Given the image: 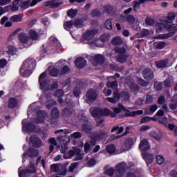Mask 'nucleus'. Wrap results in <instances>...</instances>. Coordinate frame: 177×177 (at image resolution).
Wrapping results in <instances>:
<instances>
[{"label":"nucleus","instance_id":"1","mask_svg":"<svg viewBox=\"0 0 177 177\" xmlns=\"http://www.w3.org/2000/svg\"><path fill=\"white\" fill-rule=\"evenodd\" d=\"M92 117L95 118L97 127H100V124L104 122V120H100V117L104 115H110V110L109 109H102L100 108H94L90 109Z\"/></svg>","mask_w":177,"mask_h":177},{"label":"nucleus","instance_id":"2","mask_svg":"<svg viewBox=\"0 0 177 177\" xmlns=\"http://www.w3.org/2000/svg\"><path fill=\"white\" fill-rule=\"evenodd\" d=\"M113 97H107L104 100L105 102H109V103H117L120 100V97H122L123 100H129L131 95L128 91H123L120 94L118 91L113 92Z\"/></svg>","mask_w":177,"mask_h":177},{"label":"nucleus","instance_id":"3","mask_svg":"<svg viewBox=\"0 0 177 177\" xmlns=\"http://www.w3.org/2000/svg\"><path fill=\"white\" fill-rule=\"evenodd\" d=\"M165 28L169 31V33L162 34L159 35L160 39H167L175 35V32H177V24H165Z\"/></svg>","mask_w":177,"mask_h":177},{"label":"nucleus","instance_id":"4","mask_svg":"<svg viewBox=\"0 0 177 177\" xmlns=\"http://www.w3.org/2000/svg\"><path fill=\"white\" fill-rule=\"evenodd\" d=\"M37 170L35 169V166L34 165V161L30 160V165L27 170L21 169V167L19 168V176L25 177L28 176L29 174H35Z\"/></svg>","mask_w":177,"mask_h":177},{"label":"nucleus","instance_id":"5","mask_svg":"<svg viewBox=\"0 0 177 177\" xmlns=\"http://www.w3.org/2000/svg\"><path fill=\"white\" fill-rule=\"evenodd\" d=\"M39 82L42 91H44V92L49 91V80H46V73L44 72L39 75Z\"/></svg>","mask_w":177,"mask_h":177},{"label":"nucleus","instance_id":"6","mask_svg":"<svg viewBox=\"0 0 177 177\" xmlns=\"http://www.w3.org/2000/svg\"><path fill=\"white\" fill-rule=\"evenodd\" d=\"M125 168H127L126 163H120L116 167V177H124V174H125Z\"/></svg>","mask_w":177,"mask_h":177},{"label":"nucleus","instance_id":"7","mask_svg":"<svg viewBox=\"0 0 177 177\" xmlns=\"http://www.w3.org/2000/svg\"><path fill=\"white\" fill-rule=\"evenodd\" d=\"M86 97L88 102L93 103V102L97 99V93L96 92V90L89 89L86 93Z\"/></svg>","mask_w":177,"mask_h":177},{"label":"nucleus","instance_id":"8","mask_svg":"<svg viewBox=\"0 0 177 177\" xmlns=\"http://www.w3.org/2000/svg\"><path fill=\"white\" fill-rule=\"evenodd\" d=\"M21 68H30V70H34L35 68V60L32 59H26Z\"/></svg>","mask_w":177,"mask_h":177},{"label":"nucleus","instance_id":"9","mask_svg":"<svg viewBox=\"0 0 177 177\" xmlns=\"http://www.w3.org/2000/svg\"><path fill=\"white\" fill-rule=\"evenodd\" d=\"M48 117L46 111H39L37 113V118L35 120V122L37 124H41V122H45V118Z\"/></svg>","mask_w":177,"mask_h":177},{"label":"nucleus","instance_id":"10","mask_svg":"<svg viewBox=\"0 0 177 177\" xmlns=\"http://www.w3.org/2000/svg\"><path fill=\"white\" fill-rule=\"evenodd\" d=\"M30 142L34 147H37V149L39 148L40 146H42V141L37 136H32L30 138Z\"/></svg>","mask_w":177,"mask_h":177},{"label":"nucleus","instance_id":"11","mask_svg":"<svg viewBox=\"0 0 177 177\" xmlns=\"http://www.w3.org/2000/svg\"><path fill=\"white\" fill-rule=\"evenodd\" d=\"M62 3H63L60 1V0H50L44 2V6H50V8H54L60 6V5H62Z\"/></svg>","mask_w":177,"mask_h":177},{"label":"nucleus","instance_id":"12","mask_svg":"<svg viewBox=\"0 0 177 177\" xmlns=\"http://www.w3.org/2000/svg\"><path fill=\"white\" fill-rule=\"evenodd\" d=\"M133 146V139L132 138H126L124 141L123 149L124 151H128L131 150Z\"/></svg>","mask_w":177,"mask_h":177},{"label":"nucleus","instance_id":"13","mask_svg":"<svg viewBox=\"0 0 177 177\" xmlns=\"http://www.w3.org/2000/svg\"><path fill=\"white\" fill-rule=\"evenodd\" d=\"M94 138L95 140H102L103 139H106V138H109V133L107 131H100L94 133Z\"/></svg>","mask_w":177,"mask_h":177},{"label":"nucleus","instance_id":"14","mask_svg":"<svg viewBox=\"0 0 177 177\" xmlns=\"http://www.w3.org/2000/svg\"><path fill=\"white\" fill-rule=\"evenodd\" d=\"M96 34H97V30H90L86 31L83 35V37H84V39H86V41H91V39H92V38H93V37H95V35H96Z\"/></svg>","mask_w":177,"mask_h":177},{"label":"nucleus","instance_id":"15","mask_svg":"<svg viewBox=\"0 0 177 177\" xmlns=\"http://www.w3.org/2000/svg\"><path fill=\"white\" fill-rule=\"evenodd\" d=\"M142 75L146 80H152L154 78V73L149 68L143 70Z\"/></svg>","mask_w":177,"mask_h":177},{"label":"nucleus","instance_id":"16","mask_svg":"<svg viewBox=\"0 0 177 177\" xmlns=\"http://www.w3.org/2000/svg\"><path fill=\"white\" fill-rule=\"evenodd\" d=\"M139 149H141L142 151H147V150H150V145H149L147 139H143L140 142Z\"/></svg>","mask_w":177,"mask_h":177},{"label":"nucleus","instance_id":"17","mask_svg":"<svg viewBox=\"0 0 177 177\" xmlns=\"http://www.w3.org/2000/svg\"><path fill=\"white\" fill-rule=\"evenodd\" d=\"M176 17V15L174 12H169L167 14V16L166 19H163V23L168 24H172L174 23V20H175Z\"/></svg>","mask_w":177,"mask_h":177},{"label":"nucleus","instance_id":"18","mask_svg":"<svg viewBox=\"0 0 177 177\" xmlns=\"http://www.w3.org/2000/svg\"><path fill=\"white\" fill-rule=\"evenodd\" d=\"M75 66L79 67V68H82L83 67H85L86 66V60H85L82 57H78L75 59Z\"/></svg>","mask_w":177,"mask_h":177},{"label":"nucleus","instance_id":"19","mask_svg":"<svg viewBox=\"0 0 177 177\" xmlns=\"http://www.w3.org/2000/svg\"><path fill=\"white\" fill-rule=\"evenodd\" d=\"M169 63V61L168 59L157 61L156 62V66L158 67V68H165V67H167Z\"/></svg>","mask_w":177,"mask_h":177},{"label":"nucleus","instance_id":"20","mask_svg":"<svg viewBox=\"0 0 177 177\" xmlns=\"http://www.w3.org/2000/svg\"><path fill=\"white\" fill-rule=\"evenodd\" d=\"M57 140L60 145H67L70 143V138L67 136H59Z\"/></svg>","mask_w":177,"mask_h":177},{"label":"nucleus","instance_id":"21","mask_svg":"<svg viewBox=\"0 0 177 177\" xmlns=\"http://www.w3.org/2000/svg\"><path fill=\"white\" fill-rule=\"evenodd\" d=\"M82 89V83L77 82L76 83V86L73 89V94L75 95V96L76 97L80 96Z\"/></svg>","mask_w":177,"mask_h":177},{"label":"nucleus","instance_id":"22","mask_svg":"<svg viewBox=\"0 0 177 177\" xmlns=\"http://www.w3.org/2000/svg\"><path fill=\"white\" fill-rule=\"evenodd\" d=\"M22 124H23L24 127H26V129L28 130V132H34V131H35V125H34V124L32 122H29L26 125V120H24L22 121Z\"/></svg>","mask_w":177,"mask_h":177},{"label":"nucleus","instance_id":"23","mask_svg":"<svg viewBox=\"0 0 177 177\" xmlns=\"http://www.w3.org/2000/svg\"><path fill=\"white\" fill-rule=\"evenodd\" d=\"M33 69H28V68H21L19 73L23 77H26V78L28 77L30 75L32 74Z\"/></svg>","mask_w":177,"mask_h":177},{"label":"nucleus","instance_id":"24","mask_svg":"<svg viewBox=\"0 0 177 177\" xmlns=\"http://www.w3.org/2000/svg\"><path fill=\"white\" fill-rule=\"evenodd\" d=\"M82 130L86 133H92L93 129L88 122H85L82 125Z\"/></svg>","mask_w":177,"mask_h":177},{"label":"nucleus","instance_id":"25","mask_svg":"<svg viewBox=\"0 0 177 177\" xmlns=\"http://www.w3.org/2000/svg\"><path fill=\"white\" fill-rule=\"evenodd\" d=\"M111 44L114 46L122 45L124 44V41L119 36H116L112 39Z\"/></svg>","mask_w":177,"mask_h":177},{"label":"nucleus","instance_id":"26","mask_svg":"<svg viewBox=\"0 0 177 177\" xmlns=\"http://www.w3.org/2000/svg\"><path fill=\"white\" fill-rule=\"evenodd\" d=\"M51 118L53 120H57L60 117V112L59 111V109L57 108H54L51 111Z\"/></svg>","mask_w":177,"mask_h":177},{"label":"nucleus","instance_id":"27","mask_svg":"<svg viewBox=\"0 0 177 177\" xmlns=\"http://www.w3.org/2000/svg\"><path fill=\"white\" fill-rule=\"evenodd\" d=\"M19 39L23 44H27V42H28V39H30V37H28L26 33H21L19 35Z\"/></svg>","mask_w":177,"mask_h":177},{"label":"nucleus","instance_id":"28","mask_svg":"<svg viewBox=\"0 0 177 177\" xmlns=\"http://www.w3.org/2000/svg\"><path fill=\"white\" fill-rule=\"evenodd\" d=\"M144 160L146 161L147 164H151L153 162V154L145 153H144Z\"/></svg>","mask_w":177,"mask_h":177},{"label":"nucleus","instance_id":"29","mask_svg":"<svg viewBox=\"0 0 177 177\" xmlns=\"http://www.w3.org/2000/svg\"><path fill=\"white\" fill-rule=\"evenodd\" d=\"M110 33H104L100 35L99 39L101 42H109V41H110Z\"/></svg>","mask_w":177,"mask_h":177},{"label":"nucleus","instance_id":"30","mask_svg":"<svg viewBox=\"0 0 177 177\" xmlns=\"http://www.w3.org/2000/svg\"><path fill=\"white\" fill-rule=\"evenodd\" d=\"M75 156L76 160H82V158H84V152H82V151H81L80 149H75Z\"/></svg>","mask_w":177,"mask_h":177},{"label":"nucleus","instance_id":"31","mask_svg":"<svg viewBox=\"0 0 177 177\" xmlns=\"http://www.w3.org/2000/svg\"><path fill=\"white\" fill-rule=\"evenodd\" d=\"M128 133H129V127H127L125 129V133H123L120 136H115V135L111 136V140H115V139H120V138H122V136H125V135H128Z\"/></svg>","mask_w":177,"mask_h":177},{"label":"nucleus","instance_id":"32","mask_svg":"<svg viewBox=\"0 0 177 177\" xmlns=\"http://www.w3.org/2000/svg\"><path fill=\"white\" fill-rule=\"evenodd\" d=\"M39 2H42V0H32V1L28 0L25 2V6H35L37 3H39Z\"/></svg>","mask_w":177,"mask_h":177},{"label":"nucleus","instance_id":"33","mask_svg":"<svg viewBox=\"0 0 177 177\" xmlns=\"http://www.w3.org/2000/svg\"><path fill=\"white\" fill-rule=\"evenodd\" d=\"M17 106V100L15 98H10L8 101L9 109H15Z\"/></svg>","mask_w":177,"mask_h":177},{"label":"nucleus","instance_id":"34","mask_svg":"<svg viewBox=\"0 0 177 177\" xmlns=\"http://www.w3.org/2000/svg\"><path fill=\"white\" fill-rule=\"evenodd\" d=\"M10 21L12 23H20L23 20L21 15H13L10 18Z\"/></svg>","mask_w":177,"mask_h":177},{"label":"nucleus","instance_id":"35","mask_svg":"<svg viewBox=\"0 0 177 177\" xmlns=\"http://www.w3.org/2000/svg\"><path fill=\"white\" fill-rule=\"evenodd\" d=\"M104 12L108 13V15H114V8L111 6H105L104 7Z\"/></svg>","mask_w":177,"mask_h":177},{"label":"nucleus","instance_id":"36","mask_svg":"<svg viewBox=\"0 0 177 177\" xmlns=\"http://www.w3.org/2000/svg\"><path fill=\"white\" fill-rule=\"evenodd\" d=\"M117 149L115 148V145L111 144L106 147V151L109 154H113V153H115Z\"/></svg>","mask_w":177,"mask_h":177},{"label":"nucleus","instance_id":"37","mask_svg":"<svg viewBox=\"0 0 177 177\" xmlns=\"http://www.w3.org/2000/svg\"><path fill=\"white\" fill-rule=\"evenodd\" d=\"M77 13H78V10L77 9H71L67 11L68 17H71L72 19L77 16Z\"/></svg>","mask_w":177,"mask_h":177},{"label":"nucleus","instance_id":"38","mask_svg":"<svg viewBox=\"0 0 177 177\" xmlns=\"http://www.w3.org/2000/svg\"><path fill=\"white\" fill-rule=\"evenodd\" d=\"M116 59L119 63H125L128 59V56L126 55H120L116 57Z\"/></svg>","mask_w":177,"mask_h":177},{"label":"nucleus","instance_id":"39","mask_svg":"<svg viewBox=\"0 0 177 177\" xmlns=\"http://www.w3.org/2000/svg\"><path fill=\"white\" fill-rule=\"evenodd\" d=\"M128 85L131 91H133V92H138L139 91V86H138V84H135L134 82H131L129 83Z\"/></svg>","mask_w":177,"mask_h":177},{"label":"nucleus","instance_id":"40","mask_svg":"<svg viewBox=\"0 0 177 177\" xmlns=\"http://www.w3.org/2000/svg\"><path fill=\"white\" fill-rule=\"evenodd\" d=\"M29 157H30V158H32L34 157H37L39 152L38 150L37 149H30L28 153Z\"/></svg>","mask_w":177,"mask_h":177},{"label":"nucleus","instance_id":"41","mask_svg":"<svg viewBox=\"0 0 177 177\" xmlns=\"http://www.w3.org/2000/svg\"><path fill=\"white\" fill-rule=\"evenodd\" d=\"M29 35L31 39H32L33 41H37V39H38V33H37L35 30H30L29 31Z\"/></svg>","mask_w":177,"mask_h":177},{"label":"nucleus","instance_id":"42","mask_svg":"<svg viewBox=\"0 0 177 177\" xmlns=\"http://www.w3.org/2000/svg\"><path fill=\"white\" fill-rule=\"evenodd\" d=\"M74 26V21H68L64 23V27L65 30H70V28H73V26Z\"/></svg>","mask_w":177,"mask_h":177},{"label":"nucleus","instance_id":"43","mask_svg":"<svg viewBox=\"0 0 177 177\" xmlns=\"http://www.w3.org/2000/svg\"><path fill=\"white\" fill-rule=\"evenodd\" d=\"M107 88H111L112 89H117V87L118 86V83H117V81H113L112 82H108L106 83Z\"/></svg>","mask_w":177,"mask_h":177},{"label":"nucleus","instance_id":"44","mask_svg":"<svg viewBox=\"0 0 177 177\" xmlns=\"http://www.w3.org/2000/svg\"><path fill=\"white\" fill-rule=\"evenodd\" d=\"M115 131H118L116 132L117 135H120V133H122V132H124V127H118V126L114 127L111 129V132H112V133H113V132H115Z\"/></svg>","mask_w":177,"mask_h":177},{"label":"nucleus","instance_id":"45","mask_svg":"<svg viewBox=\"0 0 177 177\" xmlns=\"http://www.w3.org/2000/svg\"><path fill=\"white\" fill-rule=\"evenodd\" d=\"M145 24L146 26L151 27V26H154V24H156V20L150 17H147L145 19Z\"/></svg>","mask_w":177,"mask_h":177},{"label":"nucleus","instance_id":"46","mask_svg":"<svg viewBox=\"0 0 177 177\" xmlns=\"http://www.w3.org/2000/svg\"><path fill=\"white\" fill-rule=\"evenodd\" d=\"M156 161L159 165H162L165 162V158L162 155H158L156 156Z\"/></svg>","mask_w":177,"mask_h":177},{"label":"nucleus","instance_id":"47","mask_svg":"<svg viewBox=\"0 0 177 177\" xmlns=\"http://www.w3.org/2000/svg\"><path fill=\"white\" fill-rule=\"evenodd\" d=\"M57 103L56 101L53 100H49L48 102H46V106L47 109H51V107H53V106H56Z\"/></svg>","mask_w":177,"mask_h":177},{"label":"nucleus","instance_id":"48","mask_svg":"<svg viewBox=\"0 0 177 177\" xmlns=\"http://www.w3.org/2000/svg\"><path fill=\"white\" fill-rule=\"evenodd\" d=\"M95 60L97 63L102 64V63H104V57L102 55H95Z\"/></svg>","mask_w":177,"mask_h":177},{"label":"nucleus","instance_id":"49","mask_svg":"<svg viewBox=\"0 0 177 177\" xmlns=\"http://www.w3.org/2000/svg\"><path fill=\"white\" fill-rule=\"evenodd\" d=\"M73 26L77 28H81L84 26V22L81 19H75L73 22Z\"/></svg>","mask_w":177,"mask_h":177},{"label":"nucleus","instance_id":"50","mask_svg":"<svg viewBox=\"0 0 177 177\" xmlns=\"http://www.w3.org/2000/svg\"><path fill=\"white\" fill-rule=\"evenodd\" d=\"M49 73L51 77H57L59 75V70L56 68H50Z\"/></svg>","mask_w":177,"mask_h":177},{"label":"nucleus","instance_id":"51","mask_svg":"<svg viewBox=\"0 0 177 177\" xmlns=\"http://www.w3.org/2000/svg\"><path fill=\"white\" fill-rule=\"evenodd\" d=\"M150 136L153 138V139H156V140H160L161 139V136L156 131H151Z\"/></svg>","mask_w":177,"mask_h":177},{"label":"nucleus","instance_id":"52","mask_svg":"<svg viewBox=\"0 0 177 177\" xmlns=\"http://www.w3.org/2000/svg\"><path fill=\"white\" fill-rule=\"evenodd\" d=\"M142 114H143V111L138 110L136 111L129 112L128 115L130 117H135V115H142Z\"/></svg>","mask_w":177,"mask_h":177},{"label":"nucleus","instance_id":"53","mask_svg":"<svg viewBox=\"0 0 177 177\" xmlns=\"http://www.w3.org/2000/svg\"><path fill=\"white\" fill-rule=\"evenodd\" d=\"M71 111L67 108L64 109L63 111H62V115L63 117H70V115H71Z\"/></svg>","mask_w":177,"mask_h":177},{"label":"nucleus","instance_id":"54","mask_svg":"<svg viewBox=\"0 0 177 177\" xmlns=\"http://www.w3.org/2000/svg\"><path fill=\"white\" fill-rule=\"evenodd\" d=\"M16 48L13 46H8V55H11L12 56H13V55H16Z\"/></svg>","mask_w":177,"mask_h":177},{"label":"nucleus","instance_id":"55","mask_svg":"<svg viewBox=\"0 0 177 177\" xmlns=\"http://www.w3.org/2000/svg\"><path fill=\"white\" fill-rule=\"evenodd\" d=\"M153 87L156 91H161V89H162V84L158 82H156L153 84Z\"/></svg>","mask_w":177,"mask_h":177},{"label":"nucleus","instance_id":"56","mask_svg":"<svg viewBox=\"0 0 177 177\" xmlns=\"http://www.w3.org/2000/svg\"><path fill=\"white\" fill-rule=\"evenodd\" d=\"M50 41L51 44L54 45V46H60V42L59 41V40H57V39L55 37H50Z\"/></svg>","mask_w":177,"mask_h":177},{"label":"nucleus","instance_id":"57","mask_svg":"<svg viewBox=\"0 0 177 177\" xmlns=\"http://www.w3.org/2000/svg\"><path fill=\"white\" fill-rule=\"evenodd\" d=\"M105 28H107V30H111V28H113V24L111 22V19H107L105 21Z\"/></svg>","mask_w":177,"mask_h":177},{"label":"nucleus","instance_id":"58","mask_svg":"<svg viewBox=\"0 0 177 177\" xmlns=\"http://www.w3.org/2000/svg\"><path fill=\"white\" fill-rule=\"evenodd\" d=\"M167 45V43L164 42V41H160L158 43H157L156 48V49H164V48H165Z\"/></svg>","mask_w":177,"mask_h":177},{"label":"nucleus","instance_id":"59","mask_svg":"<svg viewBox=\"0 0 177 177\" xmlns=\"http://www.w3.org/2000/svg\"><path fill=\"white\" fill-rule=\"evenodd\" d=\"M82 137V133L77 131L72 134H71V138H73V139H80V138Z\"/></svg>","mask_w":177,"mask_h":177},{"label":"nucleus","instance_id":"60","mask_svg":"<svg viewBox=\"0 0 177 177\" xmlns=\"http://www.w3.org/2000/svg\"><path fill=\"white\" fill-rule=\"evenodd\" d=\"M67 73H70V68L68 66H65L62 68L59 74L60 75H63L64 74H67Z\"/></svg>","mask_w":177,"mask_h":177},{"label":"nucleus","instance_id":"61","mask_svg":"<svg viewBox=\"0 0 177 177\" xmlns=\"http://www.w3.org/2000/svg\"><path fill=\"white\" fill-rule=\"evenodd\" d=\"M127 50H125V48L124 47H115V52L116 53H120V54H122V53H125Z\"/></svg>","mask_w":177,"mask_h":177},{"label":"nucleus","instance_id":"62","mask_svg":"<svg viewBox=\"0 0 177 177\" xmlns=\"http://www.w3.org/2000/svg\"><path fill=\"white\" fill-rule=\"evenodd\" d=\"M78 167V162H74L71 164V165L68 167L69 172H74V169Z\"/></svg>","mask_w":177,"mask_h":177},{"label":"nucleus","instance_id":"63","mask_svg":"<svg viewBox=\"0 0 177 177\" xmlns=\"http://www.w3.org/2000/svg\"><path fill=\"white\" fill-rule=\"evenodd\" d=\"M158 104L162 105L165 103V97L163 95H160L158 98Z\"/></svg>","mask_w":177,"mask_h":177},{"label":"nucleus","instance_id":"64","mask_svg":"<svg viewBox=\"0 0 177 177\" xmlns=\"http://www.w3.org/2000/svg\"><path fill=\"white\" fill-rule=\"evenodd\" d=\"M95 164H96V160L92 158L88 161L87 166L89 167H95Z\"/></svg>","mask_w":177,"mask_h":177}]
</instances>
